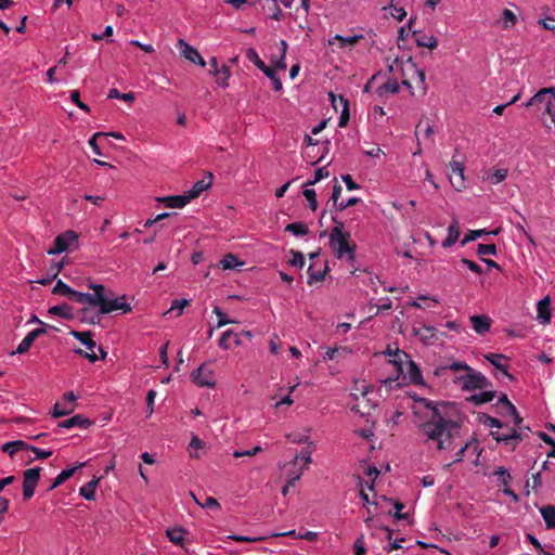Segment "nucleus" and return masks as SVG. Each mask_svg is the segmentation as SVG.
I'll list each match as a JSON object with an SVG mask.
<instances>
[{
	"mask_svg": "<svg viewBox=\"0 0 555 555\" xmlns=\"http://www.w3.org/2000/svg\"><path fill=\"white\" fill-rule=\"evenodd\" d=\"M85 304H88L91 307H99L101 309V305H103L104 297H100L99 295L85 293Z\"/></svg>",
	"mask_w": 555,
	"mask_h": 555,
	"instance_id": "55",
	"label": "nucleus"
},
{
	"mask_svg": "<svg viewBox=\"0 0 555 555\" xmlns=\"http://www.w3.org/2000/svg\"><path fill=\"white\" fill-rule=\"evenodd\" d=\"M246 57L261 72L267 67L266 63L259 57L257 51L254 48L247 49Z\"/></svg>",
	"mask_w": 555,
	"mask_h": 555,
	"instance_id": "45",
	"label": "nucleus"
},
{
	"mask_svg": "<svg viewBox=\"0 0 555 555\" xmlns=\"http://www.w3.org/2000/svg\"><path fill=\"white\" fill-rule=\"evenodd\" d=\"M159 201L163 202L168 208H182L190 202V198L185 193L183 195H172L163 197L159 198Z\"/></svg>",
	"mask_w": 555,
	"mask_h": 555,
	"instance_id": "23",
	"label": "nucleus"
},
{
	"mask_svg": "<svg viewBox=\"0 0 555 555\" xmlns=\"http://www.w3.org/2000/svg\"><path fill=\"white\" fill-rule=\"evenodd\" d=\"M233 335H234L233 330L224 331L219 339V347L224 350L230 349L231 345H230L229 340H230V338L233 337Z\"/></svg>",
	"mask_w": 555,
	"mask_h": 555,
	"instance_id": "56",
	"label": "nucleus"
},
{
	"mask_svg": "<svg viewBox=\"0 0 555 555\" xmlns=\"http://www.w3.org/2000/svg\"><path fill=\"white\" fill-rule=\"evenodd\" d=\"M289 254L293 256V258L288 260L291 266L298 268H302L305 266V257L301 251L291 249Z\"/></svg>",
	"mask_w": 555,
	"mask_h": 555,
	"instance_id": "52",
	"label": "nucleus"
},
{
	"mask_svg": "<svg viewBox=\"0 0 555 555\" xmlns=\"http://www.w3.org/2000/svg\"><path fill=\"white\" fill-rule=\"evenodd\" d=\"M77 340H79L82 345H85L87 347L88 350H90L91 352H86L81 349H78L76 350V352L85 358H87L90 362H95L98 361L99 357L95 354L94 352V348L96 347V344L95 341L93 340L92 338V333L91 332H78V331H73L70 333Z\"/></svg>",
	"mask_w": 555,
	"mask_h": 555,
	"instance_id": "4",
	"label": "nucleus"
},
{
	"mask_svg": "<svg viewBox=\"0 0 555 555\" xmlns=\"http://www.w3.org/2000/svg\"><path fill=\"white\" fill-rule=\"evenodd\" d=\"M499 22H502V27L504 29H508L509 27L516 25L517 16L509 9H504Z\"/></svg>",
	"mask_w": 555,
	"mask_h": 555,
	"instance_id": "42",
	"label": "nucleus"
},
{
	"mask_svg": "<svg viewBox=\"0 0 555 555\" xmlns=\"http://www.w3.org/2000/svg\"><path fill=\"white\" fill-rule=\"evenodd\" d=\"M92 425L89 418L83 417L80 414L74 415L63 422L59 423V427L70 429L73 427L88 428Z\"/></svg>",
	"mask_w": 555,
	"mask_h": 555,
	"instance_id": "19",
	"label": "nucleus"
},
{
	"mask_svg": "<svg viewBox=\"0 0 555 555\" xmlns=\"http://www.w3.org/2000/svg\"><path fill=\"white\" fill-rule=\"evenodd\" d=\"M31 447L30 444L26 443L25 441L23 440H14V441H9L5 443V448L9 449V448H13L15 449L17 452L18 451H22V450H30L31 451Z\"/></svg>",
	"mask_w": 555,
	"mask_h": 555,
	"instance_id": "58",
	"label": "nucleus"
},
{
	"mask_svg": "<svg viewBox=\"0 0 555 555\" xmlns=\"http://www.w3.org/2000/svg\"><path fill=\"white\" fill-rule=\"evenodd\" d=\"M286 232H291L295 236H304L309 233L308 225L302 222H293L285 227Z\"/></svg>",
	"mask_w": 555,
	"mask_h": 555,
	"instance_id": "39",
	"label": "nucleus"
},
{
	"mask_svg": "<svg viewBox=\"0 0 555 555\" xmlns=\"http://www.w3.org/2000/svg\"><path fill=\"white\" fill-rule=\"evenodd\" d=\"M449 169L451 184L455 190L461 191L465 188L463 163L453 159L450 162Z\"/></svg>",
	"mask_w": 555,
	"mask_h": 555,
	"instance_id": "10",
	"label": "nucleus"
},
{
	"mask_svg": "<svg viewBox=\"0 0 555 555\" xmlns=\"http://www.w3.org/2000/svg\"><path fill=\"white\" fill-rule=\"evenodd\" d=\"M401 69H402L403 76L405 75V72H413L414 74H416V76L420 80V83H421L422 91H423V93H426L427 85L425 81L426 80L425 72L423 69H420L416 67V64L413 62L412 57H409L405 61H401Z\"/></svg>",
	"mask_w": 555,
	"mask_h": 555,
	"instance_id": "14",
	"label": "nucleus"
},
{
	"mask_svg": "<svg viewBox=\"0 0 555 555\" xmlns=\"http://www.w3.org/2000/svg\"><path fill=\"white\" fill-rule=\"evenodd\" d=\"M178 44H179V48H180L181 55L184 59H186L188 61H190L191 63L199 54V52L195 48H193L192 46L186 43L183 39H180L178 41Z\"/></svg>",
	"mask_w": 555,
	"mask_h": 555,
	"instance_id": "33",
	"label": "nucleus"
},
{
	"mask_svg": "<svg viewBox=\"0 0 555 555\" xmlns=\"http://www.w3.org/2000/svg\"><path fill=\"white\" fill-rule=\"evenodd\" d=\"M73 288H70L66 283H64L62 280H59L56 284L54 285L52 293L55 295L61 296H69L72 295Z\"/></svg>",
	"mask_w": 555,
	"mask_h": 555,
	"instance_id": "51",
	"label": "nucleus"
},
{
	"mask_svg": "<svg viewBox=\"0 0 555 555\" xmlns=\"http://www.w3.org/2000/svg\"><path fill=\"white\" fill-rule=\"evenodd\" d=\"M390 501L393 503V506L396 508V513L393 514V517L396 519H398V520L408 519L409 514L408 513H402V509L404 508L403 503H401L398 500H392V499Z\"/></svg>",
	"mask_w": 555,
	"mask_h": 555,
	"instance_id": "59",
	"label": "nucleus"
},
{
	"mask_svg": "<svg viewBox=\"0 0 555 555\" xmlns=\"http://www.w3.org/2000/svg\"><path fill=\"white\" fill-rule=\"evenodd\" d=\"M302 475V470L298 472L297 474H295L293 477H291L286 485L282 488V494L283 495H286L289 491L291 488H294L296 486V482L300 479Z\"/></svg>",
	"mask_w": 555,
	"mask_h": 555,
	"instance_id": "61",
	"label": "nucleus"
},
{
	"mask_svg": "<svg viewBox=\"0 0 555 555\" xmlns=\"http://www.w3.org/2000/svg\"><path fill=\"white\" fill-rule=\"evenodd\" d=\"M480 390L481 391L467 397L466 400L474 403L475 405H481V404L491 402L496 396L495 391L483 390V389H480Z\"/></svg>",
	"mask_w": 555,
	"mask_h": 555,
	"instance_id": "22",
	"label": "nucleus"
},
{
	"mask_svg": "<svg viewBox=\"0 0 555 555\" xmlns=\"http://www.w3.org/2000/svg\"><path fill=\"white\" fill-rule=\"evenodd\" d=\"M77 397L73 391L65 392L62 402H56L53 406L52 416L57 418L70 414L75 410L74 402Z\"/></svg>",
	"mask_w": 555,
	"mask_h": 555,
	"instance_id": "8",
	"label": "nucleus"
},
{
	"mask_svg": "<svg viewBox=\"0 0 555 555\" xmlns=\"http://www.w3.org/2000/svg\"><path fill=\"white\" fill-rule=\"evenodd\" d=\"M477 254L479 256L495 255L496 246L494 244H479L477 248Z\"/></svg>",
	"mask_w": 555,
	"mask_h": 555,
	"instance_id": "57",
	"label": "nucleus"
},
{
	"mask_svg": "<svg viewBox=\"0 0 555 555\" xmlns=\"http://www.w3.org/2000/svg\"><path fill=\"white\" fill-rule=\"evenodd\" d=\"M540 512L544 519L546 528L554 529L555 528V506L550 505V504L545 505V506L541 507Z\"/></svg>",
	"mask_w": 555,
	"mask_h": 555,
	"instance_id": "32",
	"label": "nucleus"
},
{
	"mask_svg": "<svg viewBox=\"0 0 555 555\" xmlns=\"http://www.w3.org/2000/svg\"><path fill=\"white\" fill-rule=\"evenodd\" d=\"M365 396H366V391H364V390L361 391L362 400L360 401V398L357 395H354V399L358 402L356 404H353L351 408L352 411H356L357 413L361 414L362 416L370 414V411L372 409V406L369 405L367 402H365Z\"/></svg>",
	"mask_w": 555,
	"mask_h": 555,
	"instance_id": "35",
	"label": "nucleus"
},
{
	"mask_svg": "<svg viewBox=\"0 0 555 555\" xmlns=\"http://www.w3.org/2000/svg\"><path fill=\"white\" fill-rule=\"evenodd\" d=\"M493 476L498 479V487L503 491L504 494L509 495L514 502H518L519 498L517 493L512 490V476L509 472L504 467H499L493 472Z\"/></svg>",
	"mask_w": 555,
	"mask_h": 555,
	"instance_id": "7",
	"label": "nucleus"
},
{
	"mask_svg": "<svg viewBox=\"0 0 555 555\" xmlns=\"http://www.w3.org/2000/svg\"><path fill=\"white\" fill-rule=\"evenodd\" d=\"M417 403L426 409L427 421L420 426L422 433L429 440L437 442L438 450L452 449L460 437L463 423L456 405L449 402H434L425 398H420Z\"/></svg>",
	"mask_w": 555,
	"mask_h": 555,
	"instance_id": "1",
	"label": "nucleus"
},
{
	"mask_svg": "<svg viewBox=\"0 0 555 555\" xmlns=\"http://www.w3.org/2000/svg\"><path fill=\"white\" fill-rule=\"evenodd\" d=\"M107 134H104V133H101V132H96L92 135V138L89 140V145L91 146L92 149V152L96 155H102L101 151H100V147L98 145V139L100 138H105Z\"/></svg>",
	"mask_w": 555,
	"mask_h": 555,
	"instance_id": "63",
	"label": "nucleus"
},
{
	"mask_svg": "<svg viewBox=\"0 0 555 555\" xmlns=\"http://www.w3.org/2000/svg\"><path fill=\"white\" fill-rule=\"evenodd\" d=\"M262 73L272 81L274 90L280 91L282 89V81L279 78L275 68L267 66Z\"/></svg>",
	"mask_w": 555,
	"mask_h": 555,
	"instance_id": "46",
	"label": "nucleus"
},
{
	"mask_svg": "<svg viewBox=\"0 0 555 555\" xmlns=\"http://www.w3.org/2000/svg\"><path fill=\"white\" fill-rule=\"evenodd\" d=\"M550 297H545L538 302V319L542 324L551 321Z\"/></svg>",
	"mask_w": 555,
	"mask_h": 555,
	"instance_id": "24",
	"label": "nucleus"
},
{
	"mask_svg": "<svg viewBox=\"0 0 555 555\" xmlns=\"http://www.w3.org/2000/svg\"><path fill=\"white\" fill-rule=\"evenodd\" d=\"M496 405L499 406L501 413L512 414L515 421V427H518L520 424V416L516 406L508 400L505 393H502L498 400Z\"/></svg>",
	"mask_w": 555,
	"mask_h": 555,
	"instance_id": "16",
	"label": "nucleus"
},
{
	"mask_svg": "<svg viewBox=\"0 0 555 555\" xmlns=\"http://www.w3.org/2000/svg\"><path fill=\"white\" fill-rule=\"evenodd\" d=\"M335 227L330 233V245L336 254L337 258L348 256V259L354 258L356 244H350V233L344 231V222L332 216Z\"/></svg>",
	"mask_w": 555,
	"mask_h": 555,
	"instance_id": "3",
	"label": "nucleus"
},
{
	"mask_svg": "<svg viewBox=\"0 0 555 555\" xmlns=\"http://www.w3.org/2000/svg\"><path fill=\"white\" fill-rule=\"evenodd\" d=\"M460 234H461V231H460L459 222L455 220L448 228V236L442 242V247L447 248V247H451L452 245H454L456 243V241L459 240Z\"/></svg>",
	"mask_w": 555,
	"mask_h": 555,
	"instance_id": "26",
	"label": "nucleus"
},
{
	"mask_svg": "<svg viewBox=\"0 0 555 555\" xmlns=\"http://www.w3.org/2000/svg\"><path fill=\"white\" fill-rule=\"evenodd\" d=\"M40 467L28 468L23 473V499L25 501L33 498L35 489L40 479Z\"/></svg>",
	"mask_w": 555,
	"mask_h": 555,
	"instance_id": "5",
	"label": "nucleus"
},
{
	"mask_svg": "<svg viewBox=\"0 0 555 555\" xmlns=\"http://www.w3.org/2000/svg\"><path fill=\"white\" fill-rule=\"evenodd\" d=\"M279 44H280V48H279L280 54H279V56H274L272 59V63L274 65L273 68L284 70L286 68L285 56H286V51H287L288 46L285 40H280Z\"/></svg>",
	"mask_w": 555,
	"mask_h": 555,
	"instance_id": "29",
	"label": "nucleus"
},
{
	"mask_svg": "<svg viewBox=\"0 0 555 555\" xmlns=\"http://www.w3.org/2000/svg\"><path fill=\"white\" fill-rule=\"evenodd\" d=\"M212 183V173L207 172V176L202 180L194 183L192 189L186 192L188 197L191 199L198 197L205 190H207Z\"/></svg>",
	"mask_w": 555,
	"mask_h": 555,
	"instance_id": "18",
	"label": "nucleus"
},
{
	"mask_svg": "<svg viewBox=\"0 0 555 555\" xmlns=\"http://www.w3.org/2000/svg\"><path fill=\"white\" fill-rule=\"evenodd\" d=\"M486 360L490 362L503 376L512 379V375L507 371V358L501 353H488L485 356Z\"/></svg>",
	"mask_w": 555,
	"mask_h": 555,
	"instance_id": "17",
	"label": "nucleus"
},
{
	"mask_svg": "<svg viewBox=\"0 0 555 555\" xmlns=\"http://www.w3.org/2000/svg\"><path fill=\"white\" fill-rule=\"evenodd\" d=\"M413 36L418 47H425L430 50L437 47V39L434 36L422 35L417 31H414Z\"/></svg>",
	"mask_w": 555,
	"mask_h": 555,
	"instance_id": "34",
	"label": "nucleus"
},
{
	"mask_svg": "<svg viewBox=\"0 0 555 555\" xmlns=\"http://www.w3.org/2000/svg\"><path fill=\"white\" fill-rule=\"evenodd\" d=\"M412 333L414 336L420 337L425 345H433L438 339V331L431 325L422 324L418 327L414 326Z\"/></svg>",
	"mask_w": 555,
	"mask_h": 555,
	"instance_id": "13",
	"label": "nucleus"
},
{
	"mask_svg": "<svg viewBox=\"0 0 555 555\" xmlns=\"http://www.w3.org/2000/svg\"><path fill=\"white\" fill-rule=\"evenodd\" d=\"M216 77V80H217V83L220 85L221 87L225 88L228 87V80L231 76V73H230V69L227 65H222L220 67V70H219V74L218 75H214Z\"/></svg>",
	"mask_w": 555,
	"mask_h": 555,
	"instance_id": "47",
	"label": "nucleus"
},
{
	"mask_svg": "<svg viewBox=\"0 0 555 555\" xmlns=\"http://www.w3.org/2000/svg\"><path fill=\"white\" fill-rule=\"evenodd\" d=\"M77 241V235L74 231H66L56 236L54 246L49 250V254H61L65 251L72 243Z\"/></svg>",
	"mask_w": 555,
	"mask_h": 555,
	"instance_id": "11",
	"label": "nucleus"
},
{
	"mask_svg": "<svg viewBox=\"0 0 555 555\" xmlns=\"http://www.w3.org/2000/svg\"><path fill=\"white\" fill-rule=\"evenodd\" d=\"M48 312L52 315H57L66 320H72L74 318L73 308L68 304L50 307Z\"/></svg>",
	"mask_w": 555,
	"mask_h": 555,
	"instance_id": "27",
	"label": "nucleus"
},
{
	"mask_svg": "<svg viewBox=\"0 0 555 555\" xmlns=\"http://www.w3.org/2000/svg\"><path fill=\"white\" fill-rule=\"evenodd\" d=\"M527 108L541 113L542 122L548 130L555 128V93L548 89H542L527 103Z\"/></svg>",
	"mask_w": 555,
	"mask_h": 555,
	"instance_id": "2",
	"label": "nucleus"
},
{
	"mask_svg": "<svg viewBox=\"0 0 555 555\" xmlns=\"http://www.w3.org/2000/svg\"><path fill=\"white\" fill-rule=\"evenodd\" d=\"M354 555H365L366 548L364 545L363 534L356 539L353 543Z\"/></svg>",
	"mask_w": 555,
	"mask_h": 555,
	"instance_id": "64",
	"label": "nucleus"
},
{
	"mask_svg": "<svg viewBox=\"0 0 555 555\" xmlns=\"http://www.w3.org/2000/svg\"><path fill=\"white\" fill-rule=\"evenodd\" d=\"M330 175L328 170L326 169V167H321V168H318L315 171H314V179L312 181H308L306 183V185H312V184H315L317 182H319L320 180L324 179V178H327Z\"/></svg>",
	"mask_w": 555,
	"mask_h": 555,
	"instance_id": "60",
	"label": "nucleus"
},
{
	"mask_svg": "<svg viewBox=\"0 0 555 555\" xmlns=\"http://www.w3.org/2000/svg\"><path fill=\"white\" fill-rule=\"evenodd\" d=\"M214 313L218 317V323H217L218 328H220L224 325H228V324L237 323L236 321L229 319L227 317V314L218 306L214 307Z\"/></svg>",
	"mask_w": 555,
	"mask_h": 555,
	"instance_id": "50",
	"label": "nucleus"
},
{
	"mask_svg": "<svg viewBox=\"0 0 555 555\" xmlns=\"http://www.w3.org/2000/svg\"><path fill=\"white\" fill-rule=\"evenodd\" d=\"M492 437L498 441H508L509 439H518L520 435L514 428L511 433H501L500 430L492 431Z\"/></svg>",
	"mask_w": 555,
	"mask_h": 555,
	"instance_id": "48",
	"label": "nucleus"
},
{
	"mask_svg": "<svg viewBox=\"0 0 555 555\" xmlns=\"http://www.w3.org/2000/svg\"><path fill=\"white\" fill-rule=\"evenodd\" d=\"M190 305V301L186 300V299H175L172 302H171V307L169 309L168 312H171V311H175V310H178V313L177 315H180L182 313V310L184 307L189 306Z\"/></svg>",
	"mask_w": 555,
	"mask_h": 555,
	"instance_id": "62",
	"label": "nucleus"
},
{
	"mask_svg": "<svg viewBox=\"0 0 555 555\" xmlns=\"http://www.w3.org/2000/svg\"><path fill=\"white\" fill-rule=\"evenodd\" d=\"M305 198L308 202V206L312 211H315L319 207L318 201H317V193L313 189H305L302 192Z\"/></svg>",
	"mask_w": 555,
	"mask_h": 555,
	"instance_id": "49",
	"label": "nucleus"
},
{
	"mask_svg": "<svg viewBox=\"0 0 555 555\" xmlns=\"http://www.w3.org/2000/svg\"><path fill=\"white\" fill-rule=\"evenodd\" d=\"M363 39V35H353L349 37H344L340 35H335L332 38L328 39V46H333L335 41H338L339 48L344 49L346 47H353L358 42H360Z\"/></svg>",
	"mask_w": 555,
	"mask_h": 555,
	"instance_id": "21",
	"label": "nucleus"
},
{
	"mask_svg": "<svg viewBox=\"0 0 555 555\" xmlns=\"http://www.w3.org/2000/svg\"><path fill=\"white\" fill-rule=\"evenodd\" d=\"M421 131H424L425 137H430L434 133L433 125L427 117L421 118L418 121L416 129H415V135L418 138V134Z\"/></svg>",
	"mask_w": 555,
	"mask_h": 555,
	"instance_id": "43",
	"label": "nucleus"
},
{
	"mask_svg": "<svg viewBox=\"0 0 555 555\" xmlns=\"http://www.w3.org/2000/svg\"><path fill=\"white\" fill-rule=\"evenodd\" d=\"M408 375L410 380L414 384H421L423 382L421 370L413 361L408 362Z\"/></svg>",
	"mask_w": 555,
	"mask_h": 555,
	"instance_id": "41",
	"label": "nucleus"
},
{
	"mask_svg": "<svg viewBox=\"0 0 555 555\" xmlns=\"http://www.w3.org/2000/svg\"><path fill=\"white\" fill-rule=\"evenodd\" d=\"M86 463H79L77 466L67 468L62 470L52 481L51 486L49 487V491L57 488L59 486L63 485L67 479H69L76 470L85 467Z\"/></svg>",
	"mask_w": 555,
	"mask_h": 555,
	"instance_id": "20",
	"label": "nucleus"
},
{
	"mask_svg": "<svg viewBox=\"0 0 555 555\" xmlns=\"http://www.w3.org/2000/svg\"><path fill=\"white\" fill-rule=\"evenodd\" d=\"M240 264H243V262L238 261L237 257L234 256L233 254L225 255L220 261V267L223 270H231Z\"/></svg>",
	"mask_w": 555,
	"mask_h": 555,
	"instance_id": "44",
	"label": "nucleus"
},
{
	"mask_svg": "<svg viewBox=\"0 0 555 555\" xmlns=\"http://www.w3.org/2000/svg\"><path fill=\"white\" fill-rule=\"evenodd\" d=\"M195 502L201 505L202 507H205V508H210V509H219L220 508V504L218 503V501L212 498V496H206L204 502H199L195 495H193Z\"/></svg>",
	"mask_w": 555,
	"mask_h": 555,
	"instance_id": "54",
	"label": "nucleus"
},
{
	"mask_svg": "<svg viewBox=\"0 0 555 555\" xmlns=\"http://www.w3.org/2000/svg\"><path fill=\"white\" fill-rule=\"evenodd\" d=\"M330 271L327 267V262H325L324 269L322 271H314L313 264H310L307 272H308V281L307 283L309 285H312L313 283L321 282L325 279V275Z\"/></svg>",
	"mask_w": 555,
	"mask_h": 555,
	"instance_id": "31",
	"label": "nucleus"
},
{
	"mask_svg": "<svg viewBox=\"0 0 555 555\" xmlns=\"http://www.w3.org/2000/svg\"><path fill=\"white\" fill-rule=\"evenodd\" d=\"M79 320L88 324H99L101 322L100 311L93 312L90 308H82L79 310Z\"/></svg>",
	"mask_w": 555,
	"mask_h": 555,
	"instance_id": "28",
	"label": "nucleus"
},
{
	"mask_svg": "<svg viewBox=\"0 0 555 555\" xmlns=\"http://www.w3.org/2000/svg\"><path fill=\"white\" fill-rule=\"evenodd\" d=\"M463 387L466 389H486L490 382L488 378L479 372L470 370L463 376L460 377Z\"/></svg>",
	"mask_w": 555,
	"mask_h": 555,
	"instance_id": "6",
	"label": "nucleus"
},
{
	"mask_svg": "<svg viewBox=\"0 0 555 555\" xmlns=\"http://www.w3.org/2000/svg\"><path fill=\"white\" fill-rule=\"evenodd\" d=\"M125 299L126 296H121L119 298L104 297L103 305H101L100 313L107 314L115 310H121L124 313L130 312L131 306L122 301Z\"/></svg>",
	"mask_w": 555,
	"mask_h": 555,
	"instance_id": "9",
	"label": "nucleus"
},
{
	"mask_svg": "<svg viewBox=\"0 0 555 555\" xmlns=\"http://www.w3.org/2000/svg\"><path fill=\"white\" fill-rule=\"evenodd\" d=\"M499 233V229L488 232L486 229L481 230H470L468 234L465 235V237L462 240L461 244L462 246H465L467 243L475 241L486 234H493L496 235Z\"/></svg>",
	"mask_w": 555,
	"mask_h": 555,
	"instance_id": "38",
	"label": "nucleus"
},
{
	"mask_svg": "<svg viewBox=\"0 0 555 555\" xmlns=\"http://www.w3.org/2000/svg\"><path fill=\"white\" fill-rule=\"evenodd\" d=\"M470 448H474V452H477V446H476L474 442H472V441H470V442H466V443H465L464 446H462V447L460 448V450L455 453V457H454L453 462L448 463V464H444V465H443V468H444V469H450L454 463H460V462H462V461H463V459H464L465 452H466V451H469V450H470Z\"/></svg>",
	"mask_w": 555,
	"mask_h": 555,
	"instance_id": "36",
	"label": "nucleus"
},
{
	"mask_svg": "<svg viewBox=\"0 0 555 555\" xmlns=\"http://www.w3.org/2000/svg\"><path fill=\"white\" fill-rule=\"evenodd\" d=\"M108 98L109 99H119L125 102H133L134 101V94L132 92L121 93L115 88L109 90Z\"/></svg>",
	"mask_w": 555,
	"mask_h": 555,
	"instance_id": "53",
	"label": "nucleus"
},
{
	"mask_svg": "<svg viewBox=\"0 0 555 555\" xmlns=\"http://www.w3.org/2000/svg\"><path fill=\"white\" fill-rule=\"evenodd\" d=\"M36 340V337L33 335L31 332H29L24 339L20 343L16 350L12 352V354L18 353L23 354L29 350V348L33 346L34 341Z\"/></svg>",
	"mask_w": 555,
	"mask_h": 555,
	"instance_id": "40",
	"label": "nucleus"
},
{
	"mask_svg": "<svg viewBox=\"0 0 555 555\" xmlns=\"http://www.w3.org/2000/svg\"><path fill=\"white\" fill-rule=\"evenodd\" d=\"M469 320L474 331L479 335H483L489 332L492 325V319L486 314H475L472 315Z\"/></svg>",
	"mask_w": 555,
	"mask_h": 555,
	"instance_id": "15",
	"label": "nucleus"
},
{
	"mask_svg": "<svg viewBox=\"0 0 555 555\" xmlns=\"http://www.w3.org/2000/svg\"><path fill=\"white\" fill-rule=\"evenodd\" d=\"M185 533L186 530L182 527H173L166 530V537L169 541L181 547H183Z\"/></svg>",
	"mask_w": 555,
	"mask_h": 555,
	"instance_id": "25",
	"label": "nucleus"
},
{
	"mask_svg": "<svg viewBox=\"0 0 555 555\" xmlns=\"http://www.w3.org/2000/svg\"><path fill=\"white\" fill-rule=\"evenodd\" d=\"M339 102L341 104V112L338 120V127L344 128L348 125V121L350 119L349 103L348 100L344 98L341 94L339 95Z\"/></svg>",
	"mask_w": 555,
	"mask_h": 555,
	"instance_id": "37",
	"label": "nucleus"
},
{
	"mask_svg": "<svg viewBox=\"0 0 555 555\" xmlns=\"http://www.w3.org/2000/svg\"><path fill=\"white\" fill-rule=\"evenodd\" d=\"M99 478H93L89 482H87L85 486H82L79 489V494L85 498L86 500H94L95 498V489L99 483Z\"/></svg>",
	"mask_w": 555,
	"mask_h": 555,
	"instance_id": "30",
	"label": "nucleus"
},
{
	"mask_svg": "<svg viewBox=\"0 0 555 555\" xmlns=\"http://www.w3.org/2000/svg\"><path fill=\"white\" fill-rule=\"evenodd\" d=\"M192 380L198 387H209L215 385L212 371L207 369L205 364L201 365L191 375Z\"/></svg>",
	"mask_w": 555,
	"mask_h": 555,
	"instance_id": "12",
	"label": "nucleus"
}]
</instances>
